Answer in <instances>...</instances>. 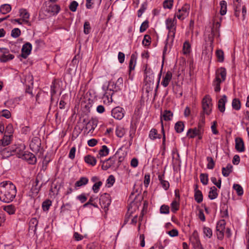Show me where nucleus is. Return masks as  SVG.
Masks as SVG:
<instances>
[{"label":"nucleus","mask_w":249,"mask_h":249,"mask_svg":"<svg viewBox=\"0 0 249 249\" xmlns=\"http://www.w3.org/2000/svg\"><path fill=\"white\" fill-rule=\"evenodd\" d=\"M177 23L176 17L173 19L168 18L166 20V25L167 29L170 32L173 33L174 37L176 33V24Z\"/></svg>","instance_id":"9b49d317"},{"label":"nucleus","mask_w":249,"mask_h":249,"mask_svg":"<svg viewBox=\"0 0 249 249\" xmlns=\"http://www.w3.org/2000/svg\"><path fill=\"white\" fill-rule=\"evenodd\" d=\"M71 208V205L70 203L63 204L60 208V213H64L66 211H70Z\"/></svg>","instance_id":"6e6d98bb"},{"label":"nucleus","mask_w":249,"mask_h":249,"mask_svg":"<svg viewBox=\"0 0 249 249\" xmlns=\"http://www.w3.org/2000/svg\"><path fill=\"white\" fill-rule=\"evenodd\" d=\"M220 13L221 16H224L227 12V2L225 0H222L220 2Z\"/></svg>","instance_id":"a19ab883"},{"label":"nucleus","mask_w":249,"mask_h":249,"mask_svg":"<svg viewBox=\"0 0 249 249\" xmlns=\"http://www.w3.org/2000/svg\"><path fill=\"white\" fill-rule=\"evenodd\" d=\"M99 203L101 208L105 210V212H107L111 203V197L110 195L107 193L102 195L99 198Z\"/></svg>","instance_id":"423d86ee"},{"label":"nucleus","mask_w":249,"mask_h":249,"mask_svg":"<svg viewBox=\"0 0 249 249\" xmlns=\"http://www.w3.org/2000/svg\"><path fill=\"white\" fill-rule=\"evenodd\" d=\"M231 105L233 109L236 110H239L241 108V102L238 98H234L232 100Z\"/></svg>","instance_id":"58836bf2"},{"label":"nucleus","mask_w":249,"mask_h":249,"mask_svg":"<svg viewBox=\"0 0 249 249\" xmlns=\"http://www.w3.org/2000/svg\"><path fill=\"white\" fill-rule=\"evenodd\" d=\"M11 147L4 148L0 151L1 155L3 159H6L11 156H13V153L11 151Z\"/></svg>","instance_id":"a878e982"},{"label":"nucleus","mask_w":249,"mask_h":249,"mask_svg":"<svg viewBox=\"0 0 249 249\" xmlns=\"http://www.w3.org/2000/svg\"><path fill=\"white\" fill-rule=\"evenodd\" d=\"M200 179L201 182L204 185L208 183V174L207 173H201L200 175Z\"/></svg>","instance_id":"09e8293b"},{"label":"nucleus","mask_w":249,"mask_h":249,"mask_svg":"<svg viewBox=\"0 0 249 249\" xmlns=\"http://www.w3.org/2000/svg\"><path fill=\"white\" fill-rule=\"evenodd\" d=\"M184 123L182 121H178L175 124V130L178 133H181L184 128Z\"/></svg>","instance_id":"473e14b6"},{"label":"nucleus","mask_w":249,"mask_h":249,"mask_svg":"<svg viewBox=\"0 0 249 249\" xmlns=\"http://www.w3.org/2000/svg\"><path fill=\"white\" fill-rule=\"evenodd\" d=\"M11 6L9 4H4L0 6V12L2 14H6L11 10Z\"/></svg>","instance_id":"f704fd0d"},{"label":"nucleus","mask_w":249,"mask_h":249,"mask_svg":"<svg viewBox=\"0 0 249 249\" xmlns=\"http://www.w3.org/2000/svg\"><path fill=\"white\" fill-rule=\"evenodd\" d=\"M3 210L9 214H13L16 212V207L12 204L8 205L3 207Z\"/></svg>","instance_id":"4c0bfd02"},{"label":"nucleus","mask_w":249,"mask_h":249,"mask_svg":"<svg viewBox=\"0 0 249 249\" xmlns=\"http://www.w3.org/2000/svg\"><path fill=\"white\" fill-rule=\"evenodd\" d=\"M173 0H165L163 2V6L164 8L171 9L173 5Z\"/></svg>","instance_id":"4d7b16f0"},{"label":"nucleus","mask_w":249,"mask_h":249,"mask_svg":"<svg viewBox=\"0 0 249 249\" xmlns=\"http://www.w3.org/2000/svg\"><path fill=\"white\" fill-rule=\"evenodd\" d=\"M21 34L20 30L18 28H15L11 31V36L14 38L18 37Z\"/></svg>","instance_id":"bf43d9fd"},{"label":"nucleus","mask_w":249,"mask_h":249,"mask_svg":"<svg viewBox=\"0 0 249 249\" xmlns=\"http://www.w3.org/2000/svg\"><path fill=\"white\" fill-rule=\"evenodd\" d=\"M52 202L50 199H46L43 202L42 204V208L44 211H48L50 206L52 205Z\"/></svg>","instance_id":"37998d69"},{"label":"nucleus","mask_w":249,"mask_h":249,"mask_svg":"<svg viewBox=\"0 0 249 249\" xmlns=\"http://www.w3.org/2000/svg\"><path fill=\"white\" fill-rule=\"evenodd\" d=\"M32 164L36 163V159L42 158L43 150L41 148V140L38 137L32 139Z\"/></svg>","instance_id":"f03ea898"},{"label":"nucleus","mask_w":249,"mask_h":249,"mask_svg":"<svg viewBox=\"0 0 249 249\" xmlns=\"http://www.w3.org/2000/svg\"><path fill=\"white\" fill-rule=\"evenodd\" d=\"M217 189L215 186H213L211 188V190L209 192L208 197L211 199L213 200L216 198L218 196V194L217 193Z\"/></svg>","instance_id":"c9c22d12"},{"label":"nucleus","mask_w":249,"mask_h":249,"mask_svg":"<svg viewBox=\"0 0 249 249\" xmlns=\"http://www.w3.org/2000/svg\"><path fill=\"white\" fill-rule=\"evenodd\" d=\"M226 221L222 219L217 222L216 224V230L224 231L225 229Z\"/></svg>","instance_id":"c03bdc74"},{"label":"nucleus","mask_w":249,"mask_h":249,"mask_svg":"<svg viewBox=\"0 0 249 249\" xmlns=\"http://www.w3.org/2000/svg\"><path fill=\"white\" fill-rule=\"evenodd\" d=\"M121 88H120L115 82L113 81L108 82V85L107 87V90H109V91L112 92L114 93L115 92L121 90Z\"/></svg>","instance_id":"a211bd4d"},{"label":"nucleus","mask_w":249,"mask_h":249,"mask_svg":"<svg viewBox=\"0 0 249 249\" xmlns=\"http://www.w3.org/2000/svg\"><path fill=\"white\" fill-rule=\"evenodd\" d=\"M31 52V43L27 42L24 44L21 49V53L19 55L23 58L26 59Z\"/></svg>","instance_id":"f8f14e48"},{"label":"nucleus","mask_w":249,"mask_h":249,"mask_svg":"<svg viewBox=\"0 0 249 249\" xmlns=\"http://www.w3.org/2000/svg\"><path fill=\"white\" fill-rule=\"evenodd\" d=\"M14 132L13 125L11 124H9L4 129V134L12 136Z\"/></svg>","instance_id":"5fc2aeb1"},{"label":"nucleus","mask_w":249,"mask_h":249,"mask_svg":"<svg viewBox=\"0 0 249 249\" xmlns=\"http://www.w3.org/2000/svg\"><path fill=\"white\" fill-rule=\"evenodd\" d=\"M149 27V22L147 20L143 21L140 28V32L141 33L144 32Z\"/></svg>","instance_id":"e2e57ef3"},{"label":"nucleus","mask_w":249,"mask_h":249,"mask_svg":"<svg viewBox=\"0 0 249 249\" xmlns=\"http://www.w3.org/2000/svg\"><path fill=\"white\" fill-rule=\"evenodd\" d=\"M78 5V3L76 1L73 0L71 2L69 7L71 12H74L76 11Z\"/></svg>","instance_id":"052dcab7"},{"label":"nucleus","mask_w":249,"mask_h":249,"mask_svg":"<svg viewBox=\"0 0 249 249\" xmlns=\"http://www.w3.org/2000/svg\"><path fill=\"white\" fill-rule=\"evenodd\" d=\"M149 137L152 140H155L156 139H160L161 135L158 133V131L155 128H152L149 132Z\"/></svg>","instance_id":"7c9ffc66"},{"label":"nucleus","mask_w":249,"mask_h":249,"mask_svg":"<svg viewBox=\"0 0 249 249\" xmlns=\"http://www.w3.org/2000/svg\"><path fill=\"white\" fill-rule=\"evenodd\" d=\"M199 132H200V130L196 129V127L190 128L187 132V136L189 138H194L197 135H199Z\"/></svg>","instance_id":"c756f323"},{"label":"nucleus","mask_w":249,"mask_h":249,"mask_svg":"<svg viewBox=\"0 0 249 249\" xmlns=\"http://www.w3.org/2000/svg\"><path fill=\"white\" fill-rule=\"evenodd\" d=\"M233 188L236 191V193L239 196H241L243 194L244 191L242 186L238 184H234Z\"/></svg>","instance_id":"8fccbe9b"},{"label":"nucleus","mask_w":249,"mask_h":249,"mask_svg":"<svg viewBox=\"0 0 249 249\" xmlns=\"http://www.w3.org/2000/svg\"><path fill=\"white\" fill-rule=\"evenodd\" d=\"M124 134V129L120 127H117L116 129V135L119 138L123 137Z\"/></svg>","instance_id":"338daca9"},{"label":"nucleus","mask_w":249,"mask_h":249,"mask_svg":"<svg viewBox=\"0 0 249 249\" xmlns=\"http://www.w3.org/2000/svg\"><path fill=\"white\" fill-rule=\"evenodd\" d=\"M103 89L105 91V93L104 94V96L105 97H106L108 100L109 99V98L110 97L111 99L112 100V96L113 94H114L112 92H108L109 90H107V87H103Z\"/></svg>","instance_id":"774afa93"},{"label":"nucleus","mask_w":249,"mask_h":249,"mask_svg":"<svg viewBox=\"0 0 249 249\" xmlns=\"http://www.w3.org/2000/svg\"><path fill=\"white\" fill-rule=\"evenodd\" d=\"M173 116V112L169 110H165L161 114V118L165 121H169L172 120Z\"/></svg>","instance_id":"cd10ccee"},{"label":"nucleus","mask_w":249,"mask_h":249,"mask_svg":"<svg viewBox=\"0 0 249 249\" xmlns=\"http://www.w3.org/2000/svg\"><path fill=\"white\" fill-rule=\"evenodd\" d=\"M60 88V84L59 83V82H58L56 79H54L52 83V85L51 86V95L52 96H54L57 90Z\"/></svg>","instance_id":"4be33fe9"},{"label":"nucleus","mask_w":249,"mask_h":249,"mask_svg":"<svg viewBox=\"0 0 249 249\" xmlns=\"http://www.w3.org/2000/svg\"><path fill=\"white\" fill-rule=\"evenodd\" d=\"M160 213L162 214H168L169 213V207L168 205H162L160 208Z\"/></svg>","instance_id":"69168bd1"},{"label":"nucleus","mask_w":249,"mask_h":249,"mask_svg":"<svg viewBox=\"0 0 249 249\" xmlns=\"http://www.w3.org/2000/svg\"><path fill=\"white\" fill-rule=\"evenodd\" d=\"M25 148L23 144H15L11 146V150L13 153V155H17L19 158L21 157Z\"/></svg>","instance_id":"9d476101"},{"label":"nucleus","mask_w":249,"mask_h":249,"mask_svg":"<svg viewBox=\"0 0 249 249\" xmlns=\"http://www.w3.org/2000/svg\"><path fill=\"white\" fill-rule=\"evenodd\" d=\"M91 30L89 22V21H85L84 24V33L86 35L89 34Z\"/></svg>","instance_id":"680f3d73"},{"label":"nucleus","mask_w":249,"mask_h":249,"mask_svg":"<svg viewBox=\"0 0 249 249\" xmlns=\"http://www.w3.org/2000/svg\"><path fill=\"white\" fill-rule=\"evenodd\" d=\"M117 152L115 154V155L104 161H103L102 160H100V162H102V164L101 165L102 170H107L115 163L117 159Z\"/></svg>","instance_id":"6e6552de"},{"label":"nucleus","mask_w":249,"mask_h":249,"mask_svg":"<svg viewBox=\"0 0 249 249\" xmlns=\"http://www.w3.org/2000/svg\"><path fill=\"white\" fill-rule=\"evenodd\" d=\"M203 231L206 236L209 238H211L212 237L213 235V231L210 228L205 226L203 228Z\"/></svg>","instance_id":"603ef678"},{"label":"nucleus","mask_w":249,"mask_h":249,"mask_svg":"<svg viewBox=\"0 0 249 249\" xmlns=\"http://www.w3.org/2000/svg\"><path fill=\"white\" fill-rule=\"evenodd\" d=\"M60 7L57 4L50 5L48 8V12H51L53 14H57L60 11Z\"/></svg>","instance_id":"72a5a7b5"},{"label":"nucleus","mask_w":249,"mask_h":249,"mask_svg":"<svg viewBox=\"0 0 249 249\" xmlns=\"http://www.w3.org/2000/svg\"><path fill=\"white\" fill-rule=\"evenodd\" d=\"M222 18L220 17L219 21H215V19L213 20V27L211 29V36H209V39L211 42L213 43V38L214 36H220V28L221 26V21Z\"/></svg>","instance_id":"39448f33"},{"label":"nucleus","mask_w":249,"mask_h":249,"mask_svg":"<svg viewBox=\"0 0 249 249\" xmlns=\"http://www.w3.org/2000/svg\"><path fill=\"white\" fill-rule=\"evenodd\" d=\"M216 55L219 62H223L224 60V52L222 50H218L216 51Z\"/></svg>","instance_id":"864d4df0"},{"label":"nucleus","mask_w":249,"mask_h":249,"mask_svg":"<svg viewBox=\"0 0 249 249\" xmlns=\"http://www.w3.org/2000/svg\"><path fill=\"white\" fill-rule=\"evenodd\" d=\"M136 63V58L134 54H132L130 56V59L129 62V74L130 75L131 71L134 70L135 67Z\"/></svg>","instance_id":"c85d7f7f"},{"label":"nucleus","mask_w":249,"mask_h":249,"mask_svg":"<svg viewBox=\"0 0 249 249\" xmlns=\"http://www.w3.org/2000/svg\"><path fill=\"white\" fill-rule=\"evenodd\" d=\"M207 160L208 163L207 164V168L209 169H213L214 167L215 162L211 157H207Z\"/></svg>","instance_id":"3c124183"},{"label":"nucleus","mask_w":249,"mask_h":249,"mask_svg":"<svg viewBox=\"0 0 249 249\" xmlns=\"http://www.w3.org/2000/svg\"><path fill=\"white\" fill-rule=\"evenodd\" d=\"M183 53L187 54L190 53L191 50V45L188 41H185L183 44Z\"/></svg>","instance_id":"13d9d810"},{"label":"nucleus","mask_w":249,"mask_h":249,"mask_svg":"<svg viewBox=\"0 0 249 249\" xmlns=\"http://www.w3.org/2000/svg\"><path fill=\"white\" fill-rule=\"evenodd\" d=\"M98 124V120L96 119L92 118L87 123L86 129H89V131L92 132L94 130Z\"/></svg>","instance_id":"b1692460"},{"label":"nucleus","mask_w":249,"mask_h":249,"mask_svg":"<svg viewBox=\"0 0 249 249\" xmlns=\"http://www.w3.org/2000/svg\"><path fill=\"white\" fill-rule=\"evenodd\" d=\"M125 111L120 107L114 108L111 111V115L113 118L117 120H121L124 116Z\"/></svg>","instance_id":"1a4fd4ad"},{"label":"nucleus","mask_w":249,"mask_h":249,"mask_svg":"<svg viewBox=\"0 0 249 249\" xmlns=\"http://www.w3.org/2000/svg\"><path fill=\"white\" fill-rule=\"evenodd\" d=\"M151 42V37L149 35H145L144 36L143 39L142 41V44L145 46H149Z\"/></svg>","instance_id":"de8ad7c7"},{"label":"nucleus","mask_w":249,"mask_h":249,"mask_svg":"<svg viewBox=\"0 0 249 249\" xmlns=\"http://www.w3.org/2000/svg\"><path fill=\"white\" fill-rule=\"evenodd\" d=\"M212 98L209 95H206L202 101V106L204 113L207 115L211 114L212 110Z\"/></svg>","instance_id":"20e7f679"},{"label":"nucleus","mask_w":249,"mask_h":249,"mask_svg":"<svg viewBox=\"0 0 249 249\" xmlns=\"http://www.w3.org/2000/svg\"><path fill=\"white\" fill-rule=\"evenodd\" d=\"M235 149L239 152H243L245 150L244 142L241 138L238 137L235 139Z\"/></svg>","instance_id":"2eb2a0df"},{"label":"nucleus","mask_w":249,"mask_h":249,"mask_svg":"<svg viewBox=\"0 0 249 249\" xmlns=\"http://www.w3.org/2000/svg\"><path fill=\"white\" fill-rule=\"evenodd\" d=\"M102 185V182L101 181H98L97 182L95 183L92 186V190L95 193H97L98 192L100 187Z\"/></svg>","instance_id":"0e129e2a"},{"label":"nucleus","mask_w":249,"mask_h":249,"mask_svg":"<svg viewBox=\"0 0 249 249\" xmlns=\"http://www.w3.org/2000/svg\"><path fill=\"white\" fill-rule=\"evenodd\" d=\"M109 153V149L106 145H103L99 150L98 158H101L107 156Z\"/></svg>","instance_id":"e433bc0d"},{"label":"nucleus","mask_w":249,"mask_h":249,"mask_svg":"<svg viewBox=\"0 0 249 249\" xmlns=\"http://www.w3.org/2000/svg\"><path fill=\"white\" fill-rule=\"evenodd\" d=\"M17 189L10 181H4L0 183V200L5 203H10L15 198Z\"/></svg>","instance_id":"f257e3e1"},{"label":"nucleus","mask_w":249,"mask_h":249,"mask_svg":"<svg viewBox=\"0 0 249 249\" xmlns=\"http://www.w3.org/2000/svg\"><path fill=\"white\" fill-rule=\"evenodd\" d=\"M88 182L89 179L87 177H81L79 180L75 182L74 184L75 189L76 190L77 188L86 185Z\"/></svg>","instance_id":"bb28decb"},{"label":"nucleus","mask_w":249,"mask_h":249,"mask_svg":"<svg viewBox=\"0 0 249 249\" xmlns=\"http://www.w3.org/2000/svg\"><path fill=\"white\" fill-rule=\"evenodd\" d=\"M22 159L28 161L29 164H31V153L28 151H24L21 157Z\"/></svg>","instance_id":"a18cd8bd"},{"label":"nucleus","mask_w":249,"mask_h":249,"mask_svg":"<svg viewBox=\"0 0 249 249\" xmlns=\"http://www.w3.org/2000/svg\"><path fill=\"white\" fill-rule=\"evenodd\" d=\"M227 102V97L226 95H223L218 100V108L220 112L223 113L225 110V104Z\"/></svg>","instance_id":"dca6fc26"},{"label":"nucleus","mask_w":249,"mask_h":249,"mask_svg":"<svg viewBox=\"0 0 249 249\" xmlns=\"http://www.w3.org/2000/svg\"><path fill=\"white\" fill-rule=\"evenodd\" d=\"M172 77V73L170 71H168L164 76L163 77V79L161 82V85L164 87H166L169 84Z\"/></svg>","instance_id":"aec40b11"},{"label":"nucleus","mask_w":249,"mask_h":249,"mask_svg":"<svg viewBox=\"0 0 249 249\" xmlns=\"http://www.w3.org/2000/svg\"><path fill=\"white\" fill-rule=\"evenodd\" d=\"M190 6L189 4L185 3L182 7L181 9L178 10L175 14V17H177L180 20L184 19L187 17L189 13Z\"/></svg>","instance_id":"0eeeda50"},{"label":"nucleus","mask_w":249,"mask_h":249,"mask_svg":"<svg viewBox=\"0 0 249 249\" xmlns=\"http://www.w3.org/2000/svg\"><path fill=\"white\" fill-rule=\"evenodd\" d=\"M84 160L87 164L94 166L97 163V160L95 157L90 155H88L84 157Z\"/></svg>","instance_id":"5701e85b"},{"label":"nucleus","mask_w":249,"mask_h":249,"mask_svg":"<svg viewBox=\"0 0 249 249\" xmlns=\"http://www.w3.org/2000/svg\"><path fill=\"white\" fill-rule=\"evenodd\" d=\"M9 50L7 49L0 55V61L1 62H6L9 60H12L14 58V55L9 53Z\"/></svg>","instance_id":"f3484780"},{"label":"nucleus","mask_w":249,"mask_h":249,"mask_svg":"<svg viewBox=\"0 0 249 249\" xmlns=\"http://www.w3.org/2000/svg\"><path fill=\"white\" fill-rule=\"evenodd\" d=\"M223 81H221L220 78H218V76L215 77L213 82V85L214 86V91L216 92H218L220 91L221 87L220 84Z\"/></svg>","instance_id":"2f4dec72"},{"label":"nucleus","mask_w":249,"mask_h":249,"mask_svg":"<svg viewBox=\"0 0 249 249\" xmlns=\"http://www.w3.org/2000/svg\"><path fill=\"white\" fill-rule=\"evenodd\" d=\"M142 199V197L138 194L136 196L134 200L130 204V206L128 208V211H130V213H132V211L131 209L134 207V210L138 209L139 206L141 205V201Z\"/></svg>","instance_id":"ddd939ff"},{"label":"nucleus","mask_w":249,"mask_h":249,"mask_svg":"<svg viewBox=\"0 0 249 249\" xmlns=\"http://www.w3.org/2000/svg\"><path fill=\"white\" fill-rule=\"evenodd\" d=\"M31 182V181L30 180V178H27L26 181H25V184L23 190V194L29 196H31V188L30 187Z\"/></svg>","instance_id":"412c9836"},{"label":"nucleus","mask_w":249,"mask_h":249,"mask_svg":"<svg viewBox=\"0 0 249 249\" xmlns=\"http://www.w3.org/2000/svg\"><path fill=\"white\" fill-rule=\"evenodd\" d=\"M179 202L176 200H174L171 204V211L173 213H176L179 208Z\"/></svg>","instance_id":"ea45409f"},{"label":"nucleus","mask_w":249,"mask_h":249,"mask_svg":"<svg viewBox=\"0 0 249 249\" xmlns=\"http://www.w3.org/2000/svg\"><path fill=\"white\" fill-rule=\"evenodd\" d=\"M195 200L198 203H200L203 201V195L201 191H197L195 192Z\"/></svg>","instance_id":"79ce46f5"},{"label":"nucleus","mask_w":249,"mask_h":249,"mask_svg":"<svg viewBox=\"0 0 249 249\" xmlns=\"http://www.w3.org/2000/svg\"><path fill=\"white\" fill-rule=\"evenodd\" d=\"M144 67V82H145L146 91L148 92L152 91L154 82V76L150 68H148V65L145 64Z\"/></svg>","instance_id":"7ed1b4c3"},{"label":"nucleus","mask_w":249,"mask_h":249,"mask_svg":"<svg viewBox=\"0 0 249 249\" xmlns=\"http://www.w3.org/2000/svg\"><path fill=\"white\" fill-rule=\"evenodd\" d=\"M12 136L4 134L3 139L1 140L2 144L5 146L8 145L11 141V138Z\"/></svg>","instance_id":"49530a36"},{"label":"nucleus","mask_w":249,"mask_h":249,"mask_svg":"<svg viewBox=\"0 0 249 249\" xmlns=\"http://www.w3.org/2000/svg\"><path fill=\"white\" fill-rule=\"evenodd\" d=\"M233 166L229 163L228 164L226 167H222V174L224 177H227L232 172Z\"/></svg>","instance_id":"393cba45"},{"label":"nucleus","mask_w":249,"mask_h":249,"mask_svg":"<svg viewBox=\"0 0 249 249\" xmlns=\"http://www.w3.org/2000/svg\"><path fill=\"white\" fill-rule=\"evenodd\" d=\"M190 241L194 249H204L201 244L198 236L195 234V232Z\"/></svg>","instance_id":"4468645a"},{"label":"nucleus","mask_w":249,"mask_h":249,"mask_svg":"<svg viewBox=\"0 0 249 249\" xmlns=\"http://www.w3.org/2000/svg\"><path fill=\"white\" fill-rule=\"evenodd\" d=\"M227 72L226 70L224 67H220L218 68L215 72V77L218 76V78L221 77V81H225L226 78Z\"/></svg>","instance_id":"6ab92c4d"}]
</instances>
